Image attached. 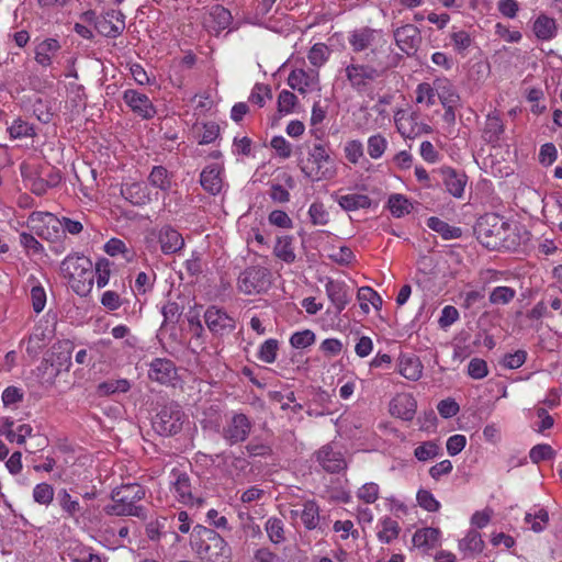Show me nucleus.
I'll return each instance as SVG.
<instances>
[{"instance_id":"0eeeda50","label":"nucleus","mask_w":562,"mask_h":562,"mask_svg":"<svg viewBox=\"0 0 562 562\" xmlns=\"http://www.w3.org/2000/svg\"><path fill=\"white\" fill-rule=\"evenodd\" d=\"M183 419L184 413L181 406L176 402H169L153 417L151 426L160 436H175L181 430Z\"/></svg>"},{"instance_id":"9b49d317","label":"nucleus","mask_w":562,"mask_h":562,"mask_svg":"<svg viewBox=\"0 0 562 562\" xmlns=\"http://www.w3.org/2000/svg\"><path fill=\"white\" fill-rule=\"evenodd\" d=\"M171 492L178 502L184 505H201L203 499L194 496L191 477L188 473L173 469L170 473Z\"/></svg>"},{"instance_id":"5701e85b","label":"nucleus","mask_w":562,"mask_h":562,"mask_svg":"<svg viewBox=\"0 0 562 562\" xmlns=\"http://www.w3.org/2000/svg\"><path fill=\"white\" fill-rule=\"evenodd\" d=\"M222 167L217 164L206 166L200 175L201 187L210 194L216 195L223 187Z\"/></svg>"},{"instance_id":"8fccbe9b","label":"nucleus","mask_w":562,"mask_h":562,"mask_svg":"<svg viewBox=\"0 0 562 562\" xmlns=\"http://www.w3.org/2000/svg\"><path fill=\"white\" fill-rule=\"evenodd\" d=\"M516 291L509 286H496L490 294L491 304H508L514 300Z\"/></svg>"},{"instance_id":"3c124183","label":"nucleus","mask_w":562,"mask_h":562,"mask_svg":"<svg viewBox=\"0 0 562 562\" xmlns=\"http://www.w3.org/2000/svg\"><path fill=\"white\" fill-rule=\"evenodd\" d=\"M554 456L555 451L552 449L550 445L547 443L536 445L531 448L529 452V458L533 463L551 460L554 458Z\"/></svg>"},{"instance_id":"603ef678","label":"nucleus","mask_w":562,"mask_h":562,"mask_svg":"<svg viewBox=\"0 0 562 562\" xmlns=\"http://www.w3.org/2000/svg\"><path fill=\"white\" fill-rule=\"evenodd\" d=\"M439 452V446L435 441H425L415 448L414 456L419 461H428Z\"/></svg>"},{"instance_id":"6e6d98bb","label":"nucleus","mask_w":562,"mask_h":562,"mask_svg":"<svg viewBox=\"0 0 562 562\" xmlns=\"http://www.w3.org/2000/svg\"><path fill=\"white\" fill-rule=\"evenodd\" d=\"M386 139L378 134L368 139V154L371 158H380L386 149Z\"/></svg>"},{"instance_id":"f8f14e48","label":"nucleus","mask_w":562,"mask_h":562,"mask_svg":"<svg viewBox=\"0 0 562 562\" xmlns=\"http://www.w3.org/2000/svg\"><path fill=\"white\" fill-rule=\"evenodd\" d=\"M204 322L210 331L220 337L231 334L236 327L235 318L216 306H210L205 311Z\"/></svg>"},{"instance_id":"2eb2a0df","label":"nucleus","mask_w":562,"mask_h":562,"mask_svg":"<svg viewBox=\"0 0 562 562\" xmlns=\"http://www.w3.org/2000/svg\"><path fill=\"white\" fill-rule=\"evenodd\" d=\"M148 378L160 384H173L178 378L177 367L170 359L155 358L149 363Z\"/></svg>"},{"instance_id":"473e14b6","label":"nucleus","mask_w":562,"mask_h":562,"mask_svg":"<svg viewBox=\"0 0 562 562\" xmlns=\"http://www.w3.org/2000/svg\"><path fill=\"white\" fill-rule=\"evenodd\" d=\"M427 226L446 240L457 239L462 236V229L460 227L451 226L436 216H431L427 220Z\"/></svg>"},{"instance_id":"a19ab883","label":"nucleus","mask_w":562,"mask_h":562,"mask_svg":"<svg viewBox=\"0 0 562 562\" xmlns=\"http://www.w3.org/2000/svg\"><path fill=\"white\" fill-rule=\"evenodd\" d=\"M148 181L162 191H168L171 187L169 172L164 166H155L149 173Z\"/></svg>"},{"instance_id":"9d476101","label":"nucleus","mask_w":562,"mask_h":562,"mask_svg":"<svg viewBox=\"0 0 562 562\" xmlns=\"http://www.w3.org/2000/svg\"><path fill=\"white\" fill-rule=\"evenodd\" d=\"M252 429V422L243 413H235L223 427L222 437L229 446L244 442Z\"/></svg>"},{"instance_id":"774afa93","label":"nucleus","mask_w":562,"mask_h":562,"mask_svg":"<svg viewBox=\"0 0 562 562\" xmlns=\"http://www.w3.org/2000/svg\"><path fill=\"white\" fill-rule=\"evenodd\" d=\"M71 562H102V559L93 553L91 548H81L78 552L71 553Z\"/></svg>"},{"instance_id":"20e7f679","label":"nucleus","mask_w":562,"mask_h":562,"mask_svg":"<svg viewBox=\"0 0 562 562\" xmlns=\"http://www.w3.org/2000/svg\"><path fill=\"white\" fill-rule=\"evenodd\" d=\"M145 497V490L139 484H125L115 488L111 498L112 504L104 506L103 510L109 516H135L145 518V508L137 505Z\"/></svg>"},{"instance_id":"7ed1b4c3","label":"nucleus","mask_w":562,"mask_h":562,"mask_svg":"<svg viewBox=\"0 0 562 562\" xmlns=\"http://www.w3.org/2000/svg\"><path fill=\"white\" fill-rule=\"evenodd\" d=\"M60 271L76 294L87 296L91 292L94 272L90 258L79 254L68 255L60 265Z\"/></svg>"},{"instance_id":"dca6fc26","label":"nucleus","mask_w":562,"mask_h":562,"mask_svg":"<svg viewBox=\"0 0 562 562\" xmlns=\"http://www.w3.org/2000/svg\"><path fill=\"white\" fill-rule=\"evenodd\" d=\"M124 27V15L117 10H110L95 19V30L106 37H116L123 32Z\"/></svg>"},{"instance_id":"cd10ccee","label":"nucleus","mask_w":562,"mask_h":562,"mask_svg":"<svg viewBox=\"0 0 562 562\" xmlns=\"http://www.w3.org/2000/svg\"><path fill=\"white\" fill-rule=\"evenodd\" d=\"M532 31L540 41H551L557 36L558 25L553 18L540 14L533 22Z\"/></svg>"},{"instance_id":"f03ea898","label":"nucleus","mask_w":562,"mask_h":562,"mask_svg":"<svg viewBox=\"0 0 562 562\" xmlns=\"http://www.w3.org/2000/svg\"><path fill=\"white\" fill-rule=\"evenodd\" d=\"M190 543L199 558L206 562H231L232 549L215 530L202 525L193 527Z\"/></svg>"},{"instance_id":"72a5a7b5","label":"nucleus","mask_w":562,"mask_h":562,"mask_svg":"<svg viewBox=\"0 0 562 562\" xmlns=\"http://www.w3.org/2000/svg\"><path fill=\"white\" fill-rule=\"evenodd\" d=\"M232 14L223 5L216 4L210 11L209 26L216 33L227 29L232 23Z\"/></svg>"},{"instance_id":"6ab92c4d","label":"nucleus","mask_w":562,"mask_h":562,"mask_svg":"<svg viewBox=\"0 0 562 562\" xmlns=\"http://www.w3.org/2000/svg\"><path fill=\"white\" fill-rule=\"evenodd\" d=\"M417 402L412 394L396 395L390 402V414L403 420H412L415 416Z\"/></svg>"},{"instance_id":"4d7b16f0","label":"nucleus","mask_w":562,"mask_h":562,"mask_svg":"<svg viewBox=\"0 0 562 562\" xmlns=\"http://www.w3.org/2000/svg\"><path fill=\"white\" fill-rule=\"evenodd\" d=\"M308 215L313 225H326L329 221L324 204L319 202L311 204Z\"/></svg>"},{"instance_id":"5fc2aeb1","label":"nucleus","mask_w":562,"mask_h":562,"mask_svg":"<svg viewBox=\"0 0 562 562\" xmlns=\"http://www.w3.org/2000/svg\"><path fill=\"white\" fill-rule=\"evenodd\" d=\"M314 341L315 334L310 329L296 331L290 338L291 346L297 349L306 348L314 344Z\"/></svg>"},{"instance_id":"bf43d9fd","label":"nucleus","mask_w":562,"mask_h":562,"mask_svg":"<svg viewBox=\"0 0 562 562\" xmlns=\"http://www.w3.org/2000/svg\"><path fill=\"white\" fill-rule=\"evenodd\" d=\"M418 505L427 512H438L440 503L427 490H419L417 492Z\"/></svg>"},{"instance_id":"2f4dec72","label":"nucleus","mask_w":562,"mask_h":562,"mask_svg":"<svg viewBox=\"0 0 562 562\" xmlns=\"http://www.w3.org/2000/svg\"><path fill=\"white\" fill-rule=\"evenodd\" d=\"M504 133V124L495 113L488 114L483 128V138L490 144H497Z\"/></svg>"},{"instance_id":"b1692460","label":"nucleus","mask_w":562,"mask_h":562,"mask_svg":"<svg viewBox=\"0 0 562 562\" xmlns=\"http://www.w3.org/2000/svg\"><path fill=\"white\" fill-rule=\"evenodd\" d=\"M57 503L64 513V517L78 521L85 516V509L79 501L74 498L66 488H61L57 493Z\"/></svg>"},{"instance_id":"c9c22d12","label":"nucleus","mask_w":562,"mask_h":562,"mask_svg":"<svg viewBox=\"0 0 562 562\" xmlns=\"http://www.w3.org/2000/svg\"><path fill=\"white\" fill-rule=\"evenodd\" d=\"M434 85L438 91V99L442 106L456 104L459 101V95L447 79H437Z\"/></svg>"},{"instance_id":"aec40b11","label":"nucleus","mask_w":562,"mask_h":562,"mask_svg":"<svg viewBox=\"0 0 562 562\" xmlns=\"http://www.w3.org/2000/svg\"><path fill=\"white\" fill-rule=\"evenodd\" d=\"M439 171L446 190L457 199L462 198L468 181L467 175L451 167H442Z\"/></svg>"},{"instance_id":"79ce46f5","label":"nucleus","mask_w":562,"mask_h":562,"mask_svg":"<svg viewBox=\"0 0 562 562\" xmlns=\"http://www.w3.org/2000/svg\"><path fill=\"white\" fill-rule=\"evenodd\" d=\"M438 91L436 86L432 87L428 82H422L416 88V102L425 103L427 106H432L437 102Z\"/></svg>"},{"instance_id":"393cba45","label":"nucleus","mask_w":562,"mask_h":562,"mask_svg":"<svg viewBox=\"0 0 562 562\" xmlns=\"http://www.w3.org/2000/svg\"><path fill=\"white\" fill-rule=\"evenodd\" d=\"M61 46L56 38H45L44 41L36 44L34 53L35 61L42 67L52 66L53 58L60 50Z\"/></svg>"},{"instance_id":"412c9836","label":"nucleus","mask_w":562,"mask_h":562,"mask_svg":"<svg viewBox=\"0 0 562 562\" xmlns=\"http://www.w3.org/2000/svg\"><path fill=\"white\" fill-rule=\"evenodd\" d=\"M325 290L336 308L335 314L339 315L351 300L350 289L341 281L329 280L325 284Z\"/></svg>"},{"instance_id":"c756f323","label":"nucleus","mask_w":562,"mask_h":562,"mask_svg":"<svg viewBox=\"0 0 562 562\" xmlns=\"http://www.w3.org/2000/svg\"><path fill=\"white\" fill-rule=\"evenodd\" d=\"M291 515L293 517L300 515L303 525L308 530L315 529L319 522V508L314 501L305 502L301 512L291 510Z\"/></svg>"},{"instance_id":"49530a36","label":"nucleus","mask_w":562,"mask_h":562,"mask_svg":"<svg viewBox=\"0 0 562 562\" xmlns=\"http://www.w3.org/2000/svg\"><path fill=\"white\" fill-rule=\"evenodd\" d=\"M33 499L40 505L48 506L54 499V488L48 483L36 484L33 488Z\"/></svg>"},{"instance_id":"a878e982","label":"nucleus","mask_w":562,"mask_h":562,"mask_svg":"<svg viewBox=\"0 0 562 562\" xmlns=\"http://www.w3.org/2000/svg\"><path fill=\"white\" fill-rule=\"evenodd\" d=\"M122 196L131 204L142 206L150 201L149 190L140 182L126 183L121 187Z\"/></svg>"},{"instance_id":"6e6552de","label":"nucleus","mask_w":562,"mask_h":562,"mask_svg":"<svg viewBox=\"0 0 562 562\" xmlns=\"http://www.w3.org/2000/svg\"><path fill=\"white\" fill-rule=\"evenodd\" d=\"M271 271L266 267H247L238 276L237 289L246 295L265 293L271 285Z\"/></svg>"},{"instance_id":"e2e57ef3","label":"nucleus","mask_w":562,"mask_h":562,"mask_svg":"<svg viewBox=\"0 0 562 562\" xmlns=\"http://www.w3.org/2000/svg\"><path fill=\"white\" fill-rule=\"evenodd\" d=\"M526 359L527 352L517 350L514 353H506L501 363L507 369H518L525 363Z\"/></svg>"},{"instance_id":"f704fd0d","label":"nucleus","mask_w":562,"mask_h":562,"mask_svg":"<svg viewBox=\"0 0 562 562\" xmlns=\"http://www.w3.org/2000/svg\"><path fill=\"white\" fill-rule=\"evenodd\" d=\"M273 254L286 263L293 262L295 260L293 237L288 235L279 237L273 248Z\"/></svg>"},{"instance_id":"de8ad7c7","label":"nucleus","mask_w":562,"mask_h":562,"mask_svg":"<svg viewBox=\"0 0 562 562\" xmlns=\"http://www.w3.org/2000/svg\"><path fill=\"white\" fill-rule=\"evenodd\" d=\"M24 398V391L16 386H8L1 395L2 403L5 407L16 408Z\"/></svg>"},{"instance_id":"ddd939ff","label":"nucleus","mask_w":562,"mask_h":562,"mask_svg":"<svg viewBox=\"0 0 562 562\" xmlns=\"http://www.w3.org/2000/svg\"><path fill=\"white\" fill-rule=\"evenodd\" d=\"M316 461L328 473H339L347 469V461L341 451L331 445H325L315 452Z\"/></svg>"},{"instance_id":"4c0bfd02","label":"nucleus","mask_w":562,"mask_h":562,"mask_svg":"<svg viewBox=\"0 0 562 562\" xmlns=\"http://www.w3.org/2000/svg\"><path fill=\"white\" fill-rule=\"evenodd\" d=\"M387 207L392 215L395 217H402L405 214L411 213L413 207L412 203L403 194H391L387 201Z\"/></svg>"},{"instance_id":"37998d69","label":"nucleus","mask_w":562,"mask_h":562,"mask_svg":"<svg viewBox=\"0 0 562 562\" xmlns=\"http://www.w3.org/2000/svg\"><path fill=\"white\" fill-rule=\"evenodd\" d=\"M400 530L398 522L387 517L382 520V529L378 532V538L381 542L390 543L398 537Z\"/></svg>"},{"instance_id":"423d86ee","label":"nucleus","mask_w":562,"mask_h":562,"mask_svg":"<svg viewBox=\"0 0 562 562\" xmlns=\"http://www.w3.org/2000/svg\"><path fill=\"white\" fill-rule=\"evenodd\" d=\"M509 224L498 214L487 213L479 217L474 225L477 240L487 249L495 250L504 246Z\"/></svg>"},{"instance_id":"c85d7f7f","label":"nucleus","mask_w":562,"mask_h":562,"mask_svg":"<svg viewBox=\"0 0 562 562\" xmlns=\"http://www.w3.org/2000/svg\"><path fill=\"white\" fill-rule=\"evenodd\" d=\"M440 531L437 528H423L413 536V543L425 552L435 548L439 542Z\"/></svg>"},{"instance_id":"13d9d810","label":"nucleus","mask_w":562,"mask_h":562,"mask_svg":"<svg viewBox=\"0 0 562 562\" xmlns=\"http://www.w3.org/2000/svg\"><path fill=\"white\" fill-rule=\"evenodd\" d=\"M450 38L454 49L459 54H463L472 45V38L470 34L463 30L452 32Z\"/></svg>"},{"instance_id":"052dcab7","label":"nucleus","mask_w":562,"mask_h":562,"mask_svg":"<svg viewBox=\"0 0 562 562\" xmlns=\"http://www.w3.org/2000/svg\"><path fill=\"white\" fill-rule=\"evenodd\" d=\"M468 374L475 380H481L488 374L487 363L481 358H473L468 366Z\"/></svg>"},{"instance_id":"a18cd8bd","label":"nucleus","mask_w":562,"mask_h":562,"mask_svg":"<svg viewBox=\"0 0 562 562\" xmlns=\"http://www.w3.org/2000/svg\"><path fill=\"white\" fill-rule=\"evenodd\" d=\"M267 535L273 543L278 544L285 540L284 529L281 519L272 517L266 522Z\"/></svg>"},{"instance_id":"864d4df0","label":"nucleus","mask_w":562,"mask_h":562,"mask_svg":"<svg viewBox=\"0 0 562 562\" xmlns=\"http://www.w3.org/2000/svg\"><path fill=\"white\" fill-rule=\"evenodd\" d=\"M328 55V47L323 43H317L310 49L308 60L312 65L319 67L327 60Z\"/></svg>"},{"instance_id":"338daca9","label":"nucleus","mask_w":562,"mask_h":562,"mask_svg":"<svg viewBox=\"0 0 562 562\" xmlns=\"http://www.w3.org/2000/svg\"><path fill=\"white\" fill-rule=\"evenodd\" d=\"M20 244L27 252L41 254L44 250L43 245L32 234L26 232L20 234Z\"/></svg>"},{"instance_id":"680f3d73","label":"nucleus","mask_w":562,"mask_h":562,"mask_svg":"<svg viewBox=\"0 0 562 562\" xmlns=\"http://www.w3.org/2000/svg\"><path fill=\"white\" fill-rule=\"evenodd\" d=\"M296 101H297V98L293 92H291L289 90H282L278 97L279 112H281V113L292 112L293 108L296 104Z\"/></svg>"},{"instance_id":"c03bdc74","label":"nucleus","mask_w":562,"mask_h":562,"mask_svg":"<svg viewBox=\"0 0 562 562\" xmlns=\"http://www.w3.org/2000/svg\"><path fill=\"white\" fill-rule=\"evenodd\" d=\"M111 266L112 262H110L106 258H101L93 267L95 282L99 289L104 288L109 283Z\"/></svg>"},{"instance_id":"4468645a","label":"nucleus","mask_w":562,"mask_h":562,"mask_svg":"<svg viewBox=\"0 0 562 562\" xmlns=\"http://www.w3.org/2000/svg\"><path fill=\"white\" fill-rule=\"evenodd\" d=\"M393 35L398 48L407 56L413 55L422 42L420 31L414 24L397 27Z\"/></svg>"},{"instance_id":"a211bd4d","label":"nucleus","mask_w":562,"mask_h":562,"mask_svg":"<svg viewBox=\"0 0 562 562\" xmlns=\"http://www.w3.org/2000/svg\"><path fill=\"white\" fill-rule=\"evenodd\" d=\"M158 243L164 255H172L184 247L182 235L171 225H164L157 234Z\"/></svg>"},{"instance_id":"e433bc0d","label":"nucleus","mask_w":562,"mask_h":562,"mask_svg":"<svg viewBox=\"0 0 562 562\" xmlns=\"http://www.w3.org/2000/svg\"><path fill=\"white\" fill-rule=\"evenodd\" d=\"M130 389L131 383L126 379L108 380L101 382L97 387L98 394L102 396H108L115 393H126Z\"/></svg>"},{"instance_id":"7c9ffc66","label":"nucleus","mask_w":562,"mask_h":562,"mask_svg":"<svg viewBox=\"0 0 562 562\" xmlns=\"http://www.w3.org/2000/svg\"><path fill=\"white\" fill-rule=\"evenodd\" d=\"M337 202L339 206L347 212L357 211L360 209H369L372 204V201L368 195L360 193L340 195L337 199Z\"/></svg>"},{"instance_id":"09e8293b","label":"nucleus","mask_w":562,"mask_h":562,"mask_svg":"<svg viewBox=\"0 0 562 562\" xmlns=\"http://www.w3.org/2000/svg\"><path fill=\"white\" fill-rule=\"evenodd\" d=\"M278 349V340L270 338L260 346L258 358L266 363H273L277 359Z\"/></svg>"},{"instance_id":"ea45409f","label":"nucleus","mask_w":562,"mask_h":562,"mask_svg":"<svg viewBox=\"0 0 562 562\" xmlns=\"http://www.w3.org/2000/svg\"><path fill=\"white\" fill-rule=\"evenodd\" d=\"M525 522L531 525V530L540 532L544 530L549 524V513L544 508H536L525 516Z\"/></svg>"},{"instance_id":"39448f33","label":"nucleus","mask_w":562,"mask_h":562,"mask_svg":"<svg viewBox=\"0 0 562 562\" xmlns=\"http://www.w3.org/2000/svg\"><path fill=\"white\" fill-rule=\"evenodd\" d=\"M299 167L313 182L329 180L337 172L335 158L331 157L329 148L322 143L314 144L308 149L307 157L300 160Z\"/></svg>"},{"instance_id":"bb28decb","label":"nucleus","mask_w":562,"mask_h":562,"mask_svg":"<svg viewBox=\"0 0 562 562\" xmlns=\"http://www.w3.org/2000/svg\"><path fill=\"white\" fill-rule=\"evenodd\" d=\"M398 373L407 380L417 381L423 373V364L416 356L402 355L398 358Z\"/></svg>"},{"instance_id":"0e129e2a","label":"nucleus","mask_w":562,"mask_h":562,"mask_svg":"<svg viewBox=\"0 0 562 562\" xmlns=\"http://www.w3.org/2000/svg\"><path fill=\"white\" fill-rule=\"evenodd\" d=\"M9 133L13 138L27 137L34 135V128L29 123L22 120H16L9 127Z\"/></svg>"},{"instance_id":"f257e3e1","label":"nucleus","mask_w":562,"mask_h":562,"mask_svg":"<svg viewBox=\"0 0 562 562\" xmlns=\"http://www.w3.org/2000/svg\"><path fill=\"white\" fill-rule=\"evenodd\" d=\"M390 59V53L387 49H382V47L372 48L371 53L367 54L363 64L352 59L345 67V75L350 87L357 92L366 91L370 83L385 76L393 67Z\"/></svg>"},{"instance_id":"58836bf2","label":"nucleus","mask_w":562,"mask_h":562,"mask_svg":"<svg viewBox=\"0 0 562 562\" xmlns=\"http://www.w3.org/2000/svg\"><path fill=\"white\" fill-rule=\"evenodd\" d=\"M459 549L470 553H481L484 549V541L480 532L470 530L467 536L459 541Z\"/></svg>"},{"instance_id":"4be33fe9","label":"nucleus","mask_w":562,"mask_h":562,"mask_svg":"<svg viewBox=\"0 0 562 562\" xmlns=\"http://www.w3.org/2000/svg\"><path fill=\"white\" fill-rule=\"evenodd\" d=\"M57 217L49 212H32L27 217L29 228L37 236L48 239L50 237L49 227L56 228Z\"/></svg>"},{"instance_id":"69168bd1","label":"nucleus","mask_w":562,"mask_h":562,"mask_svg":"<svg viewBox=\"0 0 562 562\" xmlns=\"http://www.w3.org/2000/svg\"><path fill=\"white\" fill-rule=\"evenodd\" d=\"M203 132L199 139L200 145L213 143L220 135V126L215 122H206L203 124Z\"/></svg>"},{"instance_id":"f3484780","label":"nucleus","mask_w":562,"mask_h":562,"mask_svg":"<svg viewBox=\"0 0 562 562\" xmlns=\"http://www.w3.org/2000/svg\"><path fill=\"white\" fill-rule=\"evenodd\" d=\"M123 100L131 108V110L145 120L155 116L156 109L149 98L136 90L128 89L124 91Z\"/></svg>"},{"instance_id":"1a4fd4ad","label":"nucleus","mask_w":562,"mask_h":562,"mask_svg":"<svg viewBox=\"0 0 562 562\" xmlns=\"http://www.w3.org/2000/svg\"><path fill=\"white\" fill-rule=\"evenodd\" d=\"M348 41L353 52L357 53L375 47H382V49H387L390 53L387 42L381 30H374L368 26L360 27L350 33Z\"/></svg>"}]
</instances>
